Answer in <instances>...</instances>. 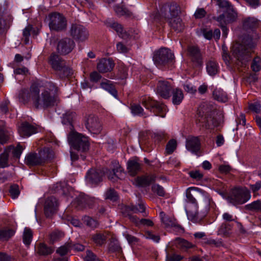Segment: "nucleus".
Returning <instances> with one entry per match:
<instances>
[{"instance_id": "1", "label": "nucleus", "mask_w": 261, "mask_h": 261, "mask_svg": "<svg viewBox=\"0 0 261 261\" xmlns=\"http://www.w3.org/2000/svg\"><path fill=\"white\" fill-rule=\"evenodd\" d=\"M43 87L40 94V87L36 83L32 84L29 89H21L18 94L19 101L23 104L32 101L37 109H46L54 106L59 100V88L52 82H46Z\"/></svg>"}, {"instance_id": "2", "label": "nucleus", "mask_w": 261, "mask_h": 261, "mask_svg": "<svg viewBox=\"0 0 261 261\" xmlns=\"http://www.w3.org/2000/svg\"><path fill=\"white\" fill-rule=\"evenodd\" d=\"M179 13V6L174 2L164 4L158 11L160 16L167 19L170 27L177 32H180L184 29L181 19L178 17Z\"/></svg>"}, {"instance_id": "3", "label": "nucleus", "mask_w": 261, "mask_h": 261, "mask_svg": "<svg viewBox=\"0 0 261 261\" xmlns=\"http://www.w3.org/2000/svg\"><path fill=\"white\" fill-rule=\"evenodd\" d=\"M68 141L71 147L78 151L85 152L89 149V138L75 130L68 134Z\"/></svg>"}, {"instance_id": "4", "label": "nucleus", "mask_w": 261, "mask_h": 261, "mask_svg": "<svg viewBox=\"0 0 261 261\" xmlns=\"http://www.w3.org/2000/svg\"><path fill=\"white\" fill-rule=\"evenodd\" d=\"M185 209L188 219L193 223L200 222L206 216L205 212H199L194 197H186Z\"/></svg>"}, {"instance_id": "5", "label": "nucleus", "mask_w": 261, "mask_h": 261, "mask_svg": "<svg viewBox=\"0 0 261 261\" xmlns=\"http://www.w3.org/2000/svg\"><path fill=\"white\" fill-rule=\"evenodd\" d=\"M212 105L203 102L198 107L196 115L197 124L207 126L212 118Z\"/></svg>"}, {"instance_id": "6", "label": "nucleus", "mask_w": 261, "mask_h": 261, "mask_svg": "<svg viewBox=\"0 0 261 261\" xmlns=\"http://www.w3.org/2000/svg\"><path fill=\"white\" fill-rule=\"evenodd\" d=\"M143 105L147 110L153 112L155 116L164 118L166 115V106L153 100L150 97L145 96L142 98Z\"/></svg>"}, {"instance_id": "7", "label": "nucleus", "mask_w": 261, "mask_h": 261, "mask_svg": "<svg viewBox=\"0 0 261 261\" xmlns=\"http://www.w3.org/2000/svg\"><path fill=\"white\" fill-rule=\"evenodd\" d=\"M254 46L252 43L246 45L239 44L233 47V55L242 64L245 63L249 59L251 51Z\"/></svg>"}, {"instance_id": "8", "label": "nucleus", "mask_w": 261, "mask_h": 261, "mask_svg": "<svg viewBox=\"0 0 261 261\" xmlns=\"http://www.w3.org/2000/svg\"><path fill=\"white\" fill-rule=\"evenodd\" d=\"M51 30L59 31L64 30L67 26L66 18L61 13L53 12L46 18Z\"/></svg>"}, {"instance_id": "9", "label": "nucleus", "mask_w": 261, "mask_h": 261, "mask_svg": "<svg viewBox=\"0 0 261 261\" xmlns=\"http://www.w3.org/2000/svg\"><path fill=\"white\" fill-rule=\"evenodd\" d=\"M174 55L171 50L166 48H162L155 51L153 57V60L155 65L161 68L165 65L170 60H171Z\"/></svg>"}, {"instance_id": "10", "label": "nucleus", "mask_w": 261, "mask_h": 261, "mask_svg": "<svg viewBox=\"0 0 261 261\" xmlns=\"http://www.w3.org/2000/svg\"><path fill=\"white\" fill-rule=\"evenodd\" d=\"M49 194H56L59 196H84L81 192L75 191L72 188L64 187L61 182H58L50 188Z\"/></svg>"}, {"instance_id": "11", "label": "nucleus", "mask_w": 261, "mask_h": 261, "mask_svg": "<svg viewBox=\"0 0 261 261\" xmlns=\"http://www.w3.org/2000/svg\"><path fill=\"white\" fill-rule=\"evenodd\" d=\"M84 124L87 129L91 134H99L102 129L101 123L98 117L92 114L89 115L85 118Z\"/></svg>"}, {"instance_id": "12", "label": "nucleus", "mask_w": 261, "mask_h": 261, "mask_svg": "<svg viewBox=\"0 0 261 261\" xmlns=\"http://www.w3.org/2000/svg\"><path fill=\"white\" fill-rule=\"evenodd\" d=\"M74 46L75 43L73 40L70 38H65L58 41L57 50L60 55H65L70 53Z\"/></svg>"}, {"instance_id": "13", "label": "nucleus", "mask_w": 261, "mask_h": 261, "mask_svg": "<svg viewBox=\"0 0 261 261\" xmlns=\"http://www.w3.org/2000/svg\"><path fill=\"white\" fill-rule=\"evenodd\" d=\"M70 34L74 39L79 41H83L88 37V32L87 29L83 25L77 24L71 25Z\"/></svg>"}, {"instance_id": "14", "label": "nucleus", "mask_w": 261, "mask_h": 261, "mask_svg": "<svg viewBox=\"0 0 261 261\" xmlns=\"http://www.w3.org/2000/svg\"><path fill=\"white\" fill-rule=\"evenodd\" d=\"M188 56L190 57L192 62L197 66H201L203 64V58L200 50L197 46H189L187 49Z\"/></svg>"}, {"instance_id": "15", "label": "nucleus", "mask_w": 261, "mask_h": 261, "mask_svg": "<svg viewBox=\"0 0 261 261\" xmlns=\"http://www.w3.org/2000/svg\"><path fill=\"white\" fill-rule=\"evenodd\" d=\"M58 207V200L56 197H47L44 202V211L46 217H49L56 213Z\"/></svg>"}, {"instance_id": "16", "label": "nucleus", "mask_w": 261, "mask_h": 261, "mask_svg": "<svg viewBox=\"0 0 261 261\" xmlns=\"http://www.w3.org/2000/svg\"><path fill=\"white\" fill-rule=\"evenodd\" d=\"M186 149L192 153L197 154L201 148V141L199 137L190 136L186 142Z\"/></svg>"}, {"instance_id": "17", "label": "nucleus", "mask_w": 261, "mask_h": 261, "mask_svg": "<svg viewBox=\"0 0 261 261\" xmlns=\"http://www.w3.org/2000/svg\"><path fill=\"white\" fill-rule=\"evenodd\" d=\"M103 175L104 173L101 171L90 169L87 173L86 178L87 182L94 187L102 181Z\"/></svg>"}, {"instance_id": "18", "label": "nucleus", "mask_w": 261, "mask_h": 261, "mask_svg": "<svg viewBox=\"0 0 261 261\" xmlns=\"http://www.w3.org/2000/svg\"><path fill=\"white\" fill-rule=\"evenodd\" d=\"M111 166L112 170H108L106 172V174L110 180L115 181L118 178H120L119 176L122 173H124V170L117 160L113 161Z\"/></svg>"}, {"instance_id": "19", "label": "nucleus", "mask_w": 261, "mask_h": 261, "mask_svg": "<svg viewBox=\"0 0 261 261\" xmlns=\"http://www.w3.org/2000/svg\"><path fill=\"white\" fill-rule=\"evenodd\" d=\"M105 24L108 28L115 31L119 37L122 39L128 38L129 34L124 30L120 23L111 19H108L105 21Z\"/></svg>"}, {"instance_id": "20", "label": "nucleus", "mask_w": 261, "mask_h": 261, "mask_svg": "<svg viewBox=\"0 0 261 261\" xmlns=\"http://www.w3.org/2000/svg\"><path fill=\"white\" fill-rule=\"evenodd\" d=\"M172 86L170 83L167 81H159L157 84L156 93L165 99L170 96Z\"/></svg>"}, {"instance_id": "21", "label": "nucleus", "mask_w": 261, "mask_h": 261, "mask_svg": "<svg viewBox=\"0 0 261 261\" xmlns=\"http://www.w3.org/2000/svg\"><path fill=\"white\" fill-rule=\"evenodd\" d=\"M156 176L154 174L144 175L136 177L134 185L138 187H146L155 181Z\"/></svg>"}, {"instance_id": "22", "label": "nucleus", "mask_w": 261, "mask_h": 261, "mask_svg": "<svg viewBox=\"0 0 261 261\" xmlns=\"http://www.w3.org/2000/svg\"><path fill=\"white\" fill-rule=\"evenodd\" d=\"M115 63L111 59L102 58L97 64V69L99 72L105 73L111 72L115 66Z\"/></svg>"}, {"instance_id": "23", "label": "nucleus", "mask_w": 261, "mask_h": 261, "mask_svg": "<svg viewBox=\"0 0 261 261\" xmlns=\"http://www.w3.org/2000/svg\"><path fill=\"white\" fill-rule=\"evenodd\" d=\"M18 132L21 137H29L37 132V128L31 124L24 122L21 123L18 128Z\"/></svg>"}, {"instance_id": "24", "label": "nucleus", "mask_w": 261, "mask_h": 261, "mask_svg": "<svg viewBox=\"0 0 261 261\" xmlns=\"http://www.w3.org/2000/svg\"><path fill=\"white\" fill-rule=\"evenodd\" d=\"M127 169L128 173L132 176L136 175L141 170L142 164L138 158L129 160L127 162Z\"/></svg>"}, {"instance_id": "25", "label": "nucleus", "mask_w": 261, "mask_h": 261, "mask_svg": "<svg viewBox=\"0 0 261 261\" xmlns=\"http://www.w3.org/2000/svg\"><path fill=\"white\" fill-rule=\"evenodd\" d=\"M237 17V14L232 11L220 15L216 18V20L219 23L220 27H222V25L226 26L227 24L234 21Z\"/></svg>"}, {"instance_id": "26", "label": "nucleus", "mask_w": 261, "mask_h": 261, "mask_svg": "<svg viewBox=\"0 0 261 261\" xmlns=\"http://www.w3.org/2000/svg\"><path fill=\"white\" fill-rule=\"evenodd\" d=\"M76 117V114L73 111H67L63 115L62 117V122L64 125L69 126L70 131L74 130L73 122Z\"/></svg>"}, {"instance_id": "27", "label": "nucleus", "mask_w": 261, "mask_h": 261, "mask_svg": "<svg viewBox=\"0 0 261 261\" xmlns=\"http://www.w3.org/2000/svg\"><path fill=\"white\" fill-rule=\"evenodd\" d=\"M49 63L55 70H61L65 64V61L55 53H53L50 56Z\"/></svg>"}, {"instance_id": "28", "label": "nucleus", "mask_w": 261, "mask_h": 261, "mask_svg": "<svg viewBox=\"0 0 261 261\" xmlns=\"http://www.w3.org/2000/svg\"><path fill=\"white\" fill-rule=\"evenodd\" d=\"M24 148L18 143L16 146L10 145L5 149V151L10 157L19 159Z\"/></svg>"}, {"instance_id": "29", "label": "nucleus", "mask_w": 261, "mask_h": 261, "mask_svg": "<svg viewBox=\"0 0 261 261\" xmlns=\"http://www.w3.org/2000/svg\"><path fill=\"white\" fill-rule=\"evenodd\" d=\"M100 88L108 91L115 98H118V92L113 83L107 79H103L100 83Z\"/></svg>"}, {"instance_id": "30", "label": "nucleus", "mask_w": 261, "mask_h": 261, "mask_svg": "<svg viewBox=\"0 0 261 261\" xmlns=\"http://www.w3.org/2000/svg\"><path fill=\"white\" fill-rule=\"evenodd\" d=\"M93 202V199L90 197H77L74 201V204L81 208L90 207Z\"/></svg>"}, {"instance_id": "31", "label": "nucleus", "mask_w": 261, "mask_h": 261, "mask_svg": "<svg viewBox=\"0 0 261 261\" xmlns=\"http://www.w3.org/2000/svg\"><path fill=\"white\" fill-rule=\"evenodd\" d=\"M206 69L209 75L214 76L218 73V63L214 59L210 60L206 64Z\"/></svg>"}, {"instance_id": "32", "label": "nucleus", "mask_w": 261, "mask_h": 261, "mask_svg": "<svg viewBox=\"0 0 261 261\" xmlns=\"http://www.w3.org/2000/svg\"><path fill=\"white\" fill-rule=\"evenodd\" d=\"M25 163L29 166L42 165L38 154L36 153H30L27 154L25 158Z\"/></svg>"}, {"instance_id": "33", "label": "nucleus", "mask_w": 261, "mask_h": 261, "mask_svg": "<svg viewBox=\"0 0 261 261\" xmlns=\"http://www.w3.org/2000/svg\"><path fill=\"white\" fill-rule=\"evenodd\" d=\"M42 165L45 163L53 156V152L51 149L45 147L39 151L38 153Z\"/></svg>"}, {"instance_id": "34", "label": "nucleus", "mask_w": 261, "mask_h": 261, "mask_svg": "<svg viewBox=\"0 0 261 261\" xmlns=\"http://www.w3.org/2000/svg\"><path fill=\"white\" fill-rule=\"evenodd\" d=\"M214 98L221 102H226L228 100V96L225 92L221 88H216L213 91Z\"/></svg>"}, {"instance_id": "35", "label": "nucleus", "mask_w": 261, "mask_h": 261, "mask_svg": "<svg viewBox=\"0 0 261 261\" xmlns=\"http://www.w3.org/2000/svg\"><path fill=\"white\" fill-rule=\"evenodd\" d=\"M125 210L127 212L132 211L134 213H144L145 211V205L143 201L139 200L137 205H131L129 206H125Z\"/></svg>"}, {"instance_id": "36", "label": "nucleus", "mask_w": 261, "mask_h": 261, "mask_svg": "<svg viewBox=\"0 0 261 261\" xmlns=\"http://www.w3.org/2000/svg\"><path fill=\"white\" fill-rule=\"evenodd\" d=\"M229 204L236 206L242 204L249 200L250 197H224Z\"/></svg>"}, {"instance_id": "37", "label": "nucleus", "mask_w": 261, "mask_h": 261, "mask_svg": "<svg viewBox=\"0 0 261 261\" xmlns=\"http://www.w3.org/2000/svg\"><path fill=\"white\" fill-rule=\"evenodd\" d=\"M15 232V230L8 227L0 229V241H8L14 236Z\"/></svg>"}, {"instance_id": "38", "label": "nucleus", "mask_w": 261, "mask_h": 261, "mask_svg": "<svg viewBox=\"0 0 261 261\" xmlns=\"http://www.w3.org/2000/svg\"><path fill=\"white\" fill-rule=\"evenodd\" d=\"M232 226L228 223H223L218 231V234L224 237L229 236Z\"/></svg>"}, {"instance_id": "39", "label": "nucleus", "mask_w": 261, "mask_h": 261, "mask_svg": "<svg viewBox=\"0 0 261 261\" xmlns=\"http://www.w3.org/2000/svg\"><path fill=\"white\" fill-rule=\"evenodd\" d=\"M184 98V94L181 89L176 88L172 91V102L174 105H179Z\"/></svg>"}, {"instance_id": "40", "label": "nucleus", "mask_w": 261, "mask_h": 261, "mask_svg": "<svg viewBox=\"0 0 261 261\" xmlns=\"http://www.w3.org/2000/svg\"><path fill=\"white\" fill-rule=\"evenodd\" d=\"M175 241L177 247L182 250H186L194 247L191 243L180 238H176Z\"/></svg>"}, {"instance_id": "41", "label": "nucleus", "mask_w": 261, "mask_h": 261, "mask_svg": "<svg viewBox=\"0 0 261 261\" xmlns=\"http://www.w3.org/2000/svg\"><path fill=\"white\" fill-rule=\"evenodd\" d=\"M232 196H250L249 190L245 187H236L231 189Z\"/></svg>"}, {"instance_id": "42", "label": "nucleus", "mask_w": 261, "mask_h": 261, "mask_svg": "<svg viewBox=\"0 0 261 261\" xmlns=\"http://www.w3.org/2000/svg\"><path fill=\"white\" fill-rule=\"evenodd\" d=\"M186 196H204V191L195 187L188 188L185 192Z\"/></svg>"}, {"instance_id": "43", "label": "nucleus", "mask_w": 261, "mask_h": 261, "mask_svg": "<svg viewBox=\"0 0 261 261\" xmlns=\"http://www.w3.org/2000/svg\"><path fill=\"white\" fill-rule=\"evenodd\" d=\"M166 226L175 227L179 232L184 231V228L178 225H176L175 219L169 217H164L162 222Z\"/></svg>"}, {"instance_id": "44", "label": "nucleus", "mask_w": 261, "mask_h": 261, "mask_svg": "<svg viewBox=\"0 0 261 261\" xmlns=\"http://www.w3.org/2000/svg\"><path fill=\"white\" fill-rule=\"evenodd\" d=\"M33 238V232L32 230L29 228H25L23 234V242L27 245L29 246Z\"/></svg>"}, {"instance_id": "45", "label": "nucleus", "mask_w": 261, "mask_h": 261, "mask_svg": "<svg viewBox=\"0 0 261 261\" xmlns=\"http://www.w3.org/2000/svg\"><path fill=\"white\" fill-rule=\"evenodd\" d=\"M132 114L134 116H143L144 110L139 104L133 103L130 106Z\"/></svg>"}, {"instance_id": "46", "label": "nucleus", "mask_w": 261, "mask_h": 261, "mask_svg": "<svg viewBox=\"0 0 261 261\" xmlns=\"http://www.w3.org/2000/svg\"><path fill=\"white\" fill-rule=\"evenodd\" d=\"M258 20L255 17H249L243 21V26L246 28L252 29L257 25Z\"/></svg>"}, {"instance_id": "47", "label": "nucleus", "mask_w": 261, "mask_h": 261, "mask_svg": "<svg viewBox=\"0 0 261 261\" xmlns=\"http://www.w3.org/2000/svg\"><path fill=\"white\" fill-rule=\"evenodd\" d=\"M82 220L85 225L93 229L96 228L98 225L96 220L88 216H84Z\"/></svg>"}, {"instance_id": "48", "label": "nucleus", "mask_w": 261, "mask_h": 261, "mask_svg": "<svg viewBox=\"0 0 261 261\" xmlns=\"http://www.w3.org/2000/svg\"><path fill=\"white\" fill-rule=\"evenodd\" d=\"M251 68L255 72L259 71L261 70V57L259 56L255 57L251 63Z\"/></svg>"}, {"instance_id": "49", "label": "nucleus", "mask_w": 261, "mask_h": 261, "mask_svg": "<svg viewBox=\"0 0 261 261\" xmlns=\"http://www.w3.org/2000/svg\"><path fill=\"white\" fill-rule=\"evenodd\" d=\"M54 251V249L49 247L44 244H40L38 247V253L42 255H47L51 254Z\"/></svg>"}, {"instance_id": "50", "label": "nucleus", "mask_w": 261, "mask_h": 261, "mask_svg": "<svg viewBox=\"0 0 261 261\" xmlns=\"http://www.w3.org/2000/svg\"><path fill=\"white\" fill-rule=\"evenodd\" d=\"M92 239L97 245L101 246L106 243V236L102 233H96L92 236Z\"/></svg>"}, {"instance_id": "51", "label": "nucleus", "mask_w": 261, "mask_h": 261, "mask_svg": "<svg viewBox=\"0 0 261 261\" xmlns=\"http://www.w3.org/2000/svg\"><path fill=\"white\" fill-rule=\"evenodd\" d=\"M177 147L176 141L174 139H171L167 143L166 146V152L168 154H172Z\"/></svg>"}, {"instance_id": "52", "label": "nucleus", "mask_w": 261, "mask_h": 261, "mask_svg": "<svg viewBox=\"0 0 261 261\" xmlns=\"http://www.w3.org/2000/svg\"><path fill=\"white\" fill-rule=\"evenodd\" d=\"M245 207L249 210L261 212V201L259 200L254 201L251 203L246 205Z\"/></svg>"}, {"instance_id": "53", "label": "nucleus", "mask_w": 261, "mask_h": 261, "mask_svg": "<svg viewBox=\"0 0 261 261\" xmlns=\"http://www.w3.org/2000/svg\"><path fill=\"white\" fill-rule=\"evenodd\" d=\"M10 102L8 100H5L2 102L0 103V113L1 114H7L9 110L11 112H14V110H12L11 108L9 107Z\"/></svg>"}, {"instance_id": "54", "label": "nucleus", "mask_w": 261, "mask_h": 261, "mask_svg": "<svg viewBox=\"0 0 261 261\" xmlns=\"http://www.w3.org/2000/svg\"><path fill=\"white\" fill-rule=\"evenodd\" d=\"M9 155L4 150V152L0 155V168H4L9 166L8 159Z\"/></svg>"}, {"instance_id": "55", "label": "nucleus", "mask_w": 261, "mask_h": 261, "mask_svg": "<svg viewBox=\"0 0 261 261\" xmlns=\"http://www.w3.org/2000/svg\"><path fill=\"white\" fill-rule=\"evenodd\" d=\"M60 72L59 76L61 79L68 77L72 74V70L69 67L65 66V64L62 68L61 70H59Z\"/></svg>"}, {"instance_id": "56", "label": "nucleus", "mask_w": 261, "mask_h": 261, "mask_svg": "<svg viewBox=\"0 0 261 261\" xmlns=\"http://www.w3.org/2000/svg\"><path fill=\"white\" fill-rule=\"evenodd\" d=\"M123 236L125 237L127 242L130 245H134L139 241V239L138 238L129 234L127 232H123Z\"/></svg>"}, {"instance_id": "57", "label": "nucleus", "mask_w": 261, "mask_h": 261, "mask_svg": "<svg viewBox=\"0 0 261 261\" xmlns=\"http://www.w3.org/2000/svg\"><path fill=\"white\" fill-rule=\"evenodd\" d=\"M114 10L116 14L119 16L125 15L126 16H129L130 15V13L129 11L127 10L125 8H124L122 7L119 6H115L114 8Z\"/></svg>"}, {"instance_id": "58", "label": "nucleus", "mask_w": 261, "mask_h": 261, "mask_svg": "<svg viewBox=\"0 0 261 261\" xmlns=\"http://www.w3.org/2000/svg\"><path fill=\"white\" fill-rule=\"evenodd\" d=\"M71 248V246L69 243L65 244L64 245L59 247L56 252L60 255L63 256L67 253Z\"/></svg>"}, {"instance_id": "59", "label": "nucleus", "mask_w": 261, "mask_h": 261, "mask_svg": "<svg viewBox=\"0 0 261 261\" xmlns=\"http://www.w3.org/2000/svg\"><path fill=\"white\" fill-rule=\"evenodd\" d=\"M189 175L190 177L198 181L202 180L203 177V173L199 170L191 171L189 172Z\"/></svg>"}, {"instance_id": "60", "label": "nucleus", "mask_w": 261, "mask_h": 261, "mask_svg": "<svg viewBox=\"0 0 261 261\" xmlns=\"http://www.w3.org/2000/svg\"><path fill=\"white\" fill-rule=\"evenodd\" d=\"M152 191L158 196H164L165 191L164 188L159 185L155 184L152 187Z\"/></svg>"}, {"instance_id": "61", "label": "nucleus", "mask_w": 261, "mask_h": 261, "mask_svg": "<svg viewBox=\"0 0 261 261\" xmlns=\"http://www.w3.org/2000/svg\"><path fill=\"white\" fill-rule=\"evenodd\" d=\"M144 236L147 239H151L156 243L159 242L160 240V236L158 235H155L151 232L147 231L145 232Z\"/></svg>"}, {"instance_id": "62", "label": "nucleus", "mask_w": 261, "mask_h": 261, "mask_svg": "<svg viewBox=\"0 0 261 261\" xmlns=\"http://www.w3.org/2000/svg\"><path fill=\"white\" fill-rule=\"evenodd\" d=\"M63 236V233L58 231H55L51 232L49 235L50 240L52 243L57 241L60 238Z\"/></svg>"}, {"instance_id": "63", "label": "nucleus", "mask_w": 261, "mask_h": 261, "mask_svg": "<svg viewBox=\"0 0 261 261\" xmlns=\"http://www.w3.org/2000/svg\"><path fill=\"white\" fill-rule=\"evenodd\" d=\"M206 243L208 245L215 247H220L223 246L222 240L220 239L217 240L210 239L207 241Z\"/></svg>"}, {"instance_id": "64", "label": "nucleus", "mask_w": 261, "mask_h": 261, "mask_svg": "<svg viewBox=\"0 0 261 261\" xmlns=\"http://www.w3.org/2000/svg\"><path fill=\"white\" fill-rule=\"evenodd\" d=\"M99 259L91 251H86V255L85 257V261H98Z\"/></svg>"}]
</instances>
